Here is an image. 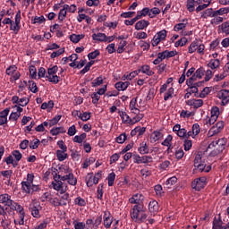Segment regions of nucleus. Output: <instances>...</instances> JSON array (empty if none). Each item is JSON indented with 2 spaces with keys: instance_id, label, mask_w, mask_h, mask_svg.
<instances>
[{
  "instance_id": "4be33fe9",
  "label": "nucleus",
  "mask_w": 229,
  "mask_h": 229,
  "mask_svg": "<svg viewBox=\"0 0 229 229\" xmlns=\"http://www.w3.org/2000/svg\"><path fill=\"white\" fill-rule=\"evenodd\" d=\"M188 106H192L195 109L201 108L203 106V99H190L187 101Z\"/></svg>"
},
{
  "instance_id": "f03ea898",
  "label": "nucleus",
  "mask_w": 229,
  "mask_h": 229,
  "mask_svg": "<svg viewBox=\"0 0 229 229\" xmlns=\"http://www.w3.org/2000/svg\"><path fill=\"white\" fill-rule=\"evenodd\" d=\"M201 154H197L194 159V171H199V173H210L212 170V165L205 164L203 161Z\"/></svg>"
},
{
  "instance_id": "20e7f679",
  "label": "nucleus",
  "mask_w": 229,
  "mask_h": 229,
  "mask_svg": "<svg viewBox=\"0 0 229 229\" xmlns=\"http://www.w3.org/2000/svg\"><path fill=\"white\" fill-rule=\"evenodd\" d=\"M56 72H58V66L54 65L47 69V74L46 76L48 81L50 83H54V85H57V83H60V76L56 75Z\"/></svg>"
},
{
  "instance_id": "a211bd4d",
  "label": "nucleus",
  "mask_w": 229,
  "mask_h": 229,
  "mask_svg": "<svg viewBox=\"0 0 229 229\" xmlns=\"http://www.w3.org/2000/svg\"><path fill=\"white\" fill-rule=\"evenodd\" d=\"M118 114L123 123V124H135L136 123L139 122H135V117L133 116L132 118L130 117V115H128V114H126V112H123V111H118Z\"/></svg>"
},
{
  "instance_id": "49530a36",
  "label": "nucleus",
  "mask_w": 229,
  "mask_h": 229,
  "mask_svg": "<svg viewBox=\"0 0 229 229\" xmlns=\"http://www.w3.org/2000/svg\"><path fill=\"white\" fill-rule=\"evenodd\" d=\"M187 28V20H183L182 23H177L174 27V31H182V30H185Z\"/></svg>"
},
{
  "instance_id": "c85d7f7f",
  "label": "nucleus",
  "mask_w": 229,
  "mask_h": 229,
  "mask_svg": "<svg viewBox=\"0 0 229 229\" xmlns=\"http://www.w3.org/2000/svg\"><path fill=\"white\" fill-rule=\"evenodd\" d=\"M56 158L59 160V162H64V160H67V157L69 155H67V150H56L55 152Z\"/></svg>"
},
{
  "instance_id": "13d9d810",
  "label": "nucleus",
  "mask_w": 229,
  "mask_h": 229,
  "mask_svg": "<svg viewBox=\"0 0 229 229\" xmlns=\"http://www.w3.org/2000/svg\"><path fill=\"white\" fill-rule=\"evenodd\" d=\"M220 30H222V33H225V35H229V21H225L219 26Z\"/></svg>"
},
{
  "instance_id": "6e6552de",
  "label": "nucleus",
  "mask_w": 229,
  "mask_h": 229,
  "mask_svg": "<svg viewBox=\"0 0 229 229\" xmlns=\"http://www.w3.org/2000/svg\"><path fill=\"white\" fill-rule=\"evenodd\" d=\"M227 142L228 140H226V138L218 139L216 140L212 141L208 145V149H212V148H216V146H217L216 149L218 153H221V151H223L226 148Z\"/></svg>"
},
{
  "instance_id": "58836bf2",
  "label": "nucleus",
  "mask_w": 229,
  "mask_h": 229,
  "mask_svg": "<svg viewBox=\"0 0 229 229\" xmlns=\"http://www.w3.org/2000/svg\"><path fill=\"white\" fill-rule=\"evenodd\" d=\"M174 96V88L171 87L165 93L164 101H169V99H173Z\"/></svg>"
},
{
  "instance_id": "8fccbe9b",
  "label": "nucleus",
  "mask_w": 229,
  "mask_h": 229,
  "mask_svg": "<svg viewBox=\"0 0 229 229\" xmlns=\"http://www.w3.org/2000/svg\"><path fill=\"white\" fill-rule=\"evenodd\" d=\"M198 43L199 42L197 40L191 42L188 48V53L191 55H192V53H196V51H198Z\"/></svg>"
},
{
  "instance_id": "9b49d317",
  "label": "nucleus",
  "mask_w": 229,
  "mask_h": 229,
  "mask_svg": "<svg viewBox=\"0 0 229 229\" xmlns=\"http://www.w3.org/2000/svg\"><path fill=\"white\" fill-rule=\"evenodd\" d=\"M221 112L219 111V107L217 106H213L211 108V116L206 120V124L208 126H212L216 121L219 118V114Z\"/></svg>"
},
{
  "instance_id": "dca6fc26",
  "label": "nucleus",
  "mask_w": 229,
  "mask_h": 229,
  "mask_svg": "<svg viewBox=\"0 0 229 229\" xmlns=\"http://www.w3.org/2000/svg\"><path fill=\"white\" fill-rule=\"evenodd\" d=\"M216 98L221 100V105L226 106L229 103V89H221L217 92Z\"/></svg>"
},
{
  "instance_id": "c756f323",
  "label": "nucleus",
  "mask_w": 229,
  "mask_h": 229,
  "mask_svg": "<svg viewBox=\"0 0 229 229\" xmlns=\"http://www.w3.org/2000/svg\"><path fill=\"white\" fill-rule=\"evenodd\" d=\"M148 210L150 214L154 216L158 212V202L157 200H152L148 204Z\"/></svg>"
},
{
  "instance_id": "f704fd0d",
  "label": "nucleus",
  "mask_w": 229,
  "mask_h": 229,
  "mask_svg": "<svg viewBox=\"0 0 229 229\" xmlns=\"http://www.w3.org/2000/svg\"><path fill=\"white\" fill-rule=\"evenodd\" d=\"M138 151L140 155H148L149 153V147L146 142H141L138 148Z\"/></svg>"
},
{
  "instance_id": "7ed1b4c3",
  "label": "nucleus",
  "mask_w": 229,
  "mask_h": 229,
  "mask_svg": "<svg viewBox=\"0 0 229 229\" xmlns=\"http://www.w3.org/2000/svg\"><path fill=\"white\" fill-rule=\"evenodd\" d=\"M64 171L66 174L57 175L58 180H61V182H67L69 185L75 186L76 183H78V179L74 177V174H72V172H71V170L68 167H66Z\"/></svg>"
},
{
  "instance_id": "ea45409f",
  "label": "nucleus",
  "mask_w": 229,
  "mask_h": 229,
  "mask_svg": "<svg viewBox=\"0 0 229 229\" xmlns=\"http://www.w3.org/2000/svg\"><path fill=\"white\" fill-rule=\"evenodd\" d=\"M67 131L64 127H54L50 130V133L53 136L59 135V133H65Z\"/></svg>"
},
{
  "instance_id": "774afa93",
  "label": "nucleus",
  "mask_w": 229,
  "mask_h": 229,
  "mask_svg": "<svg viewBox=\"0 0 229 229\" xmlns=\"http://www.w3.org/2000/svg\"><path fill=\"white\" fill-rule=\"evenodd\" d=\"M72 225L74 226V229H85V223L79 222L78 220H74L72 222Z\"/></svg>"
},
{
  "instance_id": "a19ab883",
  "label": "nucleus",
  "mask_w": 229,
  "mask_h": 229,
  "mask_svg": "<svg viewBox=\"0 0 229 229\" xmlns=\"http://www.w3.org/2000/svg\"><path fill=\"white\" fill-rule=\"evenodd\" d=\"M49 203L54 207H63V205H65V203L62 202L57 197L49 199Z\"/></svg>"
},
{
  "instance_id": "bb28decb",
  "label": "nucleus",
  "mask_w": 229,
  "mask_h": 229,
  "mask_svg": "<svg viewBox=\"0 0 229 229\" xmlns=\"http://www.w3.org/2000/svg\"><path fill=\"white\" fill-rule=\"evenodd\" d=\"M114 87L118 91H124L130 87V81H118L114 84Z\"/></svg>"
},
{
  "instance_id": "6ab92c4d",
  "label": "nucleus",
  "mask_w": 229,
  "mask_h": 229,
  "mask_svg": "<svg viewBox=\"0 0 229 229\" xmlns=\"http://www.w3.org/2000/svg\"><path fill=\"white\" fill-rule=\"evenodd\" d=\"M103 219V225L105 228H110L112 226V223H114V216H112L109 211L104 212Z\"/></svg>"
},
{
  "instance_id": "37998d69",
  "label": "nucleus",
  "mask_w": 229,
  "mask_h": 229,
  "mask_svg": "<svg viewBox=\"0 0 229 229\" xmlns=\"http://www.w3.org/2000/svg\"><path fill=\"white\" fill-rule=\"evenodd\" d=\"M18 212H19V220H14V224L22 225H24V217H25L24 209H21V211H18Z\"/></svg>"
},
{
  "instance_id": "09e8293b",
  "label": "nucleus",
  "mask_w": 229,
  "mask_h": 229,
  "mask_svg": "<svg viewBox=\"0 0 229 229\" xmlns=\"http://www.w3.org/2000/svg\"><path fill=\"white\" fill-rule=\"evenodd\" d=\"M226 13H229V7H222L215 11V17H217L219 15H226Z\"/></svg>"
},
{
  "instance_id": "ddd939ff",
  "label": "nucleus",
  "mask_w": 229,
  "mask_h": 229,
  "mask_svg": "<svg viewBox=\"0 0 229 229\" xmlns=\"http://www.w3.org/2000/svg\"><path fill=\"white\" fill-rule=\"evenodd\" d=\"M173 131L176 133L177 137H180V139H189V131L185 130V128H182V125L180 123H176L173 127Z\"/></svg>"
},
{
  "instance_id": "4d7b16f0",
  "label": "nucleus",
  "mask_w": 229,
  "mask_h": 229,
  "mask_svg": "<svg viewBox=\"0 0 229 229\" xmlns=\"http://www.w3.org/2000/svg\"><path fill=\"white\" fill-rule=\"evenodd\" d=\"M187 42H188L187 38L183 37L174 43V47H183V46H185V44H187Z\"/></svg>"
},
{
  "instance_id": "e433bc0d",
  "label": "nucleus",
  "mask_w": 229,
  "mask_h": 229,
  "mask_svg": "<svg viewBox=\"0 0 229 229\" xmlns=\"http://www.w3.org/2000/svg\"><path fill=\"white\" fill-rule=\"evenodd\" d=\"M208 17H216V11H214V9H212V8L206 9L202 13V14H201L202 19H208Z\"/></svg>"
},
{
  "instance_id": "de8ad7c7",
  "label": "nucleus",
  "mask_w": 229,
  "mask_h": 229,
  "mask_svg": "<svg viewBox=\"0 0 229 229\" xmlns=\"http://www.w3.org/2000/svg\"><path fill=\"white\" fill-rule=\"evenodd\" d=\"M85 139H87V133L83 132L81 135L74 136L73 142H76L77 144H81Z\"/></svg>"
},
{
  "instance_id": "4468645a",
  "label": "nucleus",
  "mask_w": 229,
  "mask_h": 229,
  "mask_svg": "<svg viewBox=\"0 0 229 229\" xmlns=\"http://www.w3.org/2000/svg\"><path fill=\"white\" fill-rule=\"evenodd\" d=\"M132 159L134 164H151V162H153L151 156L140 157L139 154H133Z\"/></svg>"
},
{
  "instance_id": "603ef678",
  "label": "nucleus",
  "mask_w": 229,
  "mask_h": 229,
  "mask_svg": "<svg viewBox=\"0 0 229 229\" xmlns=\"http://www.w3.org/2000/svg\"><path fill=\"white\" fill-rule=\"evenodd\" d=\"M171 142H173V135L169 134L161 144L162 146H165L166 148H168V149H170Z\"/></svg>"
},
{
  "instance_id": "cd10ccee",
  "label": "nucleus",
  "mask_w": 229,
  "mask_h": 229,
  "mask_svg": "<svg viewBox=\"0 0 229 229\" xmlns=\"http://www.w3.org/2000/svg\"><path fill=\"white\" fill-rule=\"evenodd\" d=\"M91 38L95 42H105V38H106V34L102 32L93 33Z\"/></svg>"
},
{
  "instance_id": "72a5a7b5",
  "label": "nucleus",
  "mask_w": 229,
  "mask_h": 229,
  "mask_svg": "<svg viewBox=\"0 0 229 229\" xmlns=\"http://www.w3.org/2000/svg\"><path fill=\"white\" fill-rule=\"evenodd\" d=\"M148 26H149V22L146 20H141L136 22L135 30L139 31L140 30H145V28H148Z\"/></svg>"
},
{
  "instance_id": "f3484780",
  "label": "nucleus",
  "mask_w": 229,
  "mask_h": 229,
  "mask_svg": "<svg viewBox=\"0 0 229 229\" xmlns=\"http://www.w3.org/2000/svg\"><path fill=\"white\" fill-rule=\"evenodd\" d=\"M203 68L197 69L193 75L186 81V85H192L197 80H201L203 78Z\"/></svg>"
},
{
  "instance_id": "393cba45",
  "label": "nucleus",
  "mask_w": 229,
  "mask_h": 229,
  "mask_svg": "<svg viewBox=\"0 0 229 229\" xmlns=\"http://www.w3.org/2000/svg\"><path fill=\"white\" fill-rule=\"evenodd\" d=\"M142 199H144V196L140 193H136L129 199V201L131 205H140V201H142Z\"/></svg>"
},
{
  "instance_id": "a878e982",
  "label": "nucleus",
  "mask_w": 229,
  "mask_h": 229,
  "mask_svg": "<svg viewBox=\"0 0 229 229\" xmlns=\"http://www.w3.org/2000/svg\"><path fill=\"white\" fill-rule=\"evenodd\" d=\"M2 221H1V225L3 226L4 229H10V225H12V220H10V217H8V215L5 214L2 215Z\"/></svg>"
},
{
  "instance_id": "bf43d9fd",
  "label": "nucleus",
  "mask_w": 229,
  "mask_h": 229,
  "mask_svg": "<svg viewBox=\"0 0 229 229\" xmlns=\"http://www.w3.org/2000/svg\"><path fill=\"white\" fill-rule=\"evenodd\" d=\"M212 229H223V222L217 218H214Z\"/></svg>"
},
{
  "instance_id": "5fc2aeb1",
  "label": "nucleus",
  "mask_w": 229,
  "mask_h": 229,
  "mask_svg": "<svg viewBox=\"0 0 229 229\" xmlns=\"http://www.w3.org/2000/svg\"><path fill=\"white\" fill-rule=\"evenodd\" d=\"M126 44H128V43L124 40H122L119 43V46H118L117 50H116L119 55L124 53V51L126 49V48H124V47H126Z\"/></svg>"
},
{
  "instance_id": "3c124183",
  "label": "nucleus",
  "mask_w": 229,
  "mask_h": 229,
  "mask_svg": "<svg viewBox=\"0 0 229 229\" xmlns=\"http://www.w3.org/2000/svg\"><path fill=\"white\" fill-rule=\"evenodd\" d=\"M29 89L33 94L38 92V87H37V83L33 81H29Z\"/></svg>"
},
{
  "instance_id": "b1692460",
  "label": "nucleus",
  "mask_w": 229,
  "mask_h": 229,
  "mask_svg": "<svg viewBox=\"0 0 229 229\" xmlns=\"http://www.w3.org/2000/svg\"><path fill=\"white\" fill-rule=\"evenodd\" d=\"M200 131H201V129L199 128V124L194 123L192 125L191 131H188V137H191L192 139H195L196 136L199 135Z\"/></svg>"
},
{
  "instance_id": "c03bdc74",
  "label": "nucleus",
  "mask_w": 229,
  "mask_h": 229,
  "mask_svg": "<svg viewBox=\"0 0 229 229\" xmlns=\"http://www.w3.org/2000/svg\"><path fill=\"white\" fill-rule=\"evenodd\" d=\"M223 21H225V18H223L221 16H215V17H213V19H211L210 24L212 26H219V24H221V22H223Z\"/></svg>"
},
{
  "instance_id": "338daca9",
  "label": "nucleus",
  "mask_w": 229,
  "mask_h": 229,
  "mask_svg": "<svg viewBox=\"0 0 229 229\" xmlns=\"http://www.w3.org/2000/svg\"><path fill=\"white\" fill-rule=\"evenodd\" d=\"M103 77L99 76L96 78L92 82H91V87H99V85H103Z\"/></svg>"
},
{
  "instance_id": "7c9ffc66",
  "label": "nucleus",
  "mask_w": 229,
  "mask_h": 229,
  "mask_svg": "<svg viewBox=\"0 0 229 229\" xmlns=\"http://www.w3.org/2000/svg\"><path fill=\"white\" fill-rule=\"evenodd\" d=\"M65 17H67V4H64L63 8L60 10L58 13V21H60V22H64V21H65Z\"/></svg>"
},
{
  "instance_id": "79ce46f5",
  "label": "nucleus",
  "mask_w": 229,
  "mask_h": 229,
  "mask_svg": "<svg viewBox=\"0 0 229 229\" xmlns=\"http://www.w3.org/2000/svg\"><path fill=\"white\" fill-rule=\"evenodd\" d=\"M86 185H87V187H92L93 185H96V182H94V174H87Z\"/></svg>"
},
{
  "instance_id": "0e129e2a",
  "label": "nucleus",
  "mask_w": 229,
  "mask_h": 229,
  "mask_svg": "<svg viewBox=\"0 0 229 229\" xmlns=\"http://www.w3.org/2000/svg\"><path fill=\"white\" fill-rule=\"evenodd\" d=\"M74 203L78 205V207H85V205H87V201L81 197H77L74 199Z\"/></svg>"
},
{
  "instance_id": "423d86ee",
  "label": "nucleus",
  "mask_w": 229,
  "mask_h": 229,
  "mask_svg": "<svg viewBox=\"0 0 229 229\" xmlns=\"http://www.w3.org/2000/svg\"><path fill=\"white\" fill-rule=\"evenodd\" d=\"M57 178V179H56ZM54 182H52V187L54 191L60 192V194H65L67 192V183L63 182L62 180H58V175L54 177Z\"/></svg>"
},
{
  "instance_id": "052dcab7",
  "label": "nucleus",
  "mask_w": 229,
  "mask_h": 229,
  "mask_svg": "<svg viewBox=\"0 0 229 229\" xmlns=\"http://www.w3.org/2000/svg\"><path fill=\"white\" fill-rule=\"evenodd\" d=\"M185 155V152H183V148H176L175 150V158L177 160H182Z\"/></svg>"
},
{
  "instance_id": "680f3d73",
  "label": "nucleus",
  "mask_w": 229,
  "mask_h": 229,
  "mask_svg": "<svg viewBox=\"0 0 229 229\" xmlns=\"http://www.w3.org/2000/svg\"><path fill=\"white\" fill-rule=\"evenodd\" d=\"M53 106H55V103L53 102V100H50L48 102H44L41 105V109L47 110V108H49L51 110L53 108Z\"/></svg>"
},
{
  "instance_id": "a18cd8bd",
  "label": "nucleus",
  "mask_w": 229,
  "mask_h": 229,
  "mask_svg": "<svg viewBox=\"0 0 229 229\" xmlns=\"http://www.w3.org/2000/svg\"><path fill=\"white\" fill-rule=\"evenodd\" d=\"M138 46L143 50V51H149V47H151V45L148 41L140 40L138 42Z\"/></svg>"
},
{
  "instance_id": "473e14b6",
  "label": "nucleus",
  "mask_w": 229,
  "mask_h": 229,
  "mask_svg": "<svg viewBox=\"0 0 229 229\" xmlns=\"http://www.w3.org/2000/svg\"><path fill=\"white\" fill-rule=\"evenodd\" d=\"M219 65H221V61H219V59H210L208 64V67L212 71L219 68Z\"/></svg>"
},
{
  "instance_id": "0eeeda50",
  "label": "nucleus",
  "mask_w": 229,
  "mask_h": 229,
  "mask_svg": "<svg viewBox=\"0 0 229 229\" xmlns=\"http://www.w3.org/2000/svg\"><path fill=\"white\" fill-rule=\"evenodd\" d=\"M21 10H19L15 14L14 21L13 20H12V22L10 23V27H9L10 30L13 31L15 35H17V33L21 31Z\"/></svg>"
},
{
  "instance_id": "1a4fd4ad",
  "label": "nucleus",
  "mask_w": 229,
  "mask_h": 229,
  "mask_svg": "<svg viewBox=\"0 0 229 229\" xmlns=\"http://www.w3.org/2000/svg\"><path fill=\"white\" fill-rule=\"evenodd\" d=\"M166 37H167V30H162L157 32L151 41L153 47H157V46H158V44L163 42V40H165Z\"/></svg>"
},
{
  "instance_id": "5701e85b",
  "label": "nucleus",
  "mask_w": 229,
  "mask_h": 229,
  "mask_svg": "<svg viewBox=\"0 0 229 229\" xmlns=\"http://www.w3.org/2000/svg\"><path fill=\"white\" fill-rule=\"evenodd\" d=\"M14 108L16 109L15 112H13L10 116L9 119L10 121H17L19 119V117H21V114H22V107L19 106H15Z\"/></svg>"
},
{
  "instance_id": "f8f14e48",
  "label": "nucleus",
  "mask_w": 229,
  "mask_h": 229,
  "mask_svg": "<svg viewBox=\"0 0 229 229\" xmlns=\"http://www.w3.org/2000/svg\"><path fill=\"white\" fill-rule=\"evenodd\" d=\"M38 189V185L21 182V191L24 194H32V192H37Z\"/></svg>"
},
{
  "instance_id": "2eb2a0df",
  "label": "nucleus",
  "mask_w": 229,
  "mask_h": 229,
  "mask_svg": "<svg viewBox=\"0 0 229 229\" xmlns=\"http://www.w3.org/2000/svg\"><path fill=\"white\" fill-rule=\"evenodd\" d=\"M205 185H207V177L205 176L199 177L191 182V187L195 191H201V189L205 188Z\"/></svg>"
},
{
  "instance_id": "2f4dec72",
  "label": "nucleus",
  "mask_w": 229,
  "mask_h": 229,
  "mask_svg": "<svg viewBox=\"0 0 229 229\" xmlns=\"http://www.w3.org/2000/svg\"><path fill=\"white\" fill-rule=\"evenodd\" d=\"M40 206L37 207L35 204H31L30 208L31 212V216H33L36 219L40 218V210L38 209Z\"/></svg>"
},
{
  "instance_id": "9d476101",
  "label": "nucleus",
  "mask_w": 229,
  "mask_h": 229,
  "mask_svg": "<svg viewBox=\"0 0 229 229\" xmlns=\"http://www.w3.org/2000/svg\"><path fill=\"white\" fill-rule=\"evenodd\" d=\"M10 203H12V196L7 193L0 195V204L8 206ZM2 205H0V216H4L6 214V208Z\"/></svg>"
},
{
  "instance_id": "69168bd1",
  "label": "nucleus",
  "mask_w": 229,
  "mask_h": 229,
  "mask_svg": "<svg viewBox=\"0 0 229 229\" xmlns=\"http://www.w3.org/2000/svg\"><path fill=\"white\" fill-rule=\"evenodd\" d=\"M107 182L109 187L114 186V182H115V173L113 172L107 175Z\"/></svg>"
},
{
  "instance_id": "4c0bfd02",
  "label": "nucleus",
  "mask_w": 229,
  "mask_h": 229,
  "mask_svg": "<svg viewBox=\"0 0 229 229\" xmlns=\"http://www.w3.org/2000/svg\"><path fill=\"white\" fill-rule=\"evenodd\" d=\"M85 38V34H72L70 35V40L71 42H73V44H78L80 40Z\"/></svg>"
},
{
  "instance_id": "c9c22d12",
  "label": "nucleus",
  "mask_w": 229,
  "mask_h": 229,
  "mask_svg": "<svg viewBox=\"0 0 229 229\" xmlns=\"http://www.w3.org/2000/svg\"><path fill=\"white\" fill-rule=\"evenodd\" d=\"M7 207H10L11 210H15L16 212H20L21 210H23L24 208L21 206L19 203L13 201L11 199V202L7 204Z\"/></svg>"
},
{
  "instance_id": "39448f33",
  "label": "nucleus",
  "mask_w": 229,
  "mask_h": 229,
  "mask_svg": "<svg viewBox=\"0 0 229 229\" xmlns=\"http://www.w3.org/2000/svg\"><path fill=\"white\" fill-rule=\"evenodd\" d=\"M130 110L131 114H134V121L135 122H140L144 119V114H140V110L139 107H137V98L131 99L130 103Z\"/></svg>"
},
{
  "instance_id": "f257e3e1",
  "label": "nucleus",
  "mask_w": 229,
  "mask_h": 229,
  "mask_svg": "<svg viewBox=\"0 0 229 229\" xmlns=\"http://www.w3.org/2000/svg\"><path fill=\"white\" fill-rule=\"evenodd\" d=\"M130 216L131 219L139 225L148 219V214L140 205H134L130 210Z\"/></svg>"
},
{
  "instance_id": "864d4df0",
  "label": "nucleus",
  "mask_w": 229,
  "mask_h": 229,
  "mask_svg": "<svg viewBox=\"0 0 229 229\" xmlns=\"http://www.w3.org/2000/svg\"><path fill=\"white\" fill-rule=\"evenodd\" d=\"M154 190H155L156 195H157L158 198H162V196H164V189L162 188V185L157 184V185L154 187Z\"/></svg>"
},
{
  "instance_id": "6e6d98bb",
  "label": "nucleus",
  "mask_w": 229,
  "mask_h": 229,
  "mask_svg": "<svg viewBox=\"0 0 229 229\" xmlns=\"http://www.w3.org/2000/svg\"><path fill=\"white\" fill-rule=\"evenodd\" d=\"M29 71H30V77L32 80H37V67H35L34 65H30L29 67Z\"/></svg>"
},
{
  "instance_id": "e2e57ef3",
  "label": "nucleus",
  "mask_w": 229,
  "mask_h": 229,
  "mask_svg": "<svg viewBox=\"0 0 229 229\" xmlns=\"http://www.w3.org/2000/svg\"><path fill=\"white\" fill-rule=\"evenodd\" d=\"M134 37H135V38H137V40L146 39V38H148V33H146L144 31L136 32V33H134Z\"/></svg>"
},
{
  "instance_id": "aec40b11",
  "label": "nucleus",
  "mask_w": 229,
  "mask_h": 229,
  "mask_svg": "<svg viewBox=\"0 0 229 229\" xmlns=\"http://www.w3.org/2000/svg\"><path fill=\"white\" fill-rule=\"evenodd\" d=\"M137 71L138 74H140L141 72L142 74H146V76H153V74H155V72H153V70H151V67L148 64H143L140 66Z\"/></svg>"
},
{
  "instance_id": "412c9836",
  "label": "nucleus",
  "mask_w": 229,
  "mask_h": 229,
  "mask_svg": "<svg viewBox=\"0 0 229 229\" xmlns=\"http://www.w3.org/2000/svg\"><path fill=\"white\" fill-rule=\"evenodd\" d=\"M164 139V134L160 131H154L149 138L151 144H155L157 140Z\"/></svg>"
}]
</instances>
